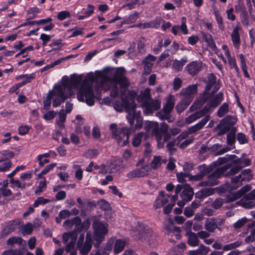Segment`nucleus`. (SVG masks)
Masks as SVG:
<instances>
[{
  "mask_svg": "<svg viewBox=\"0 0 255 255\" xmlns=\"http://www.w3.org/2000/svg\"><path fill=\"white\" fill-rule=\"evenodd\" d=\"M186 18L184 16L181 18V24L179 26V30H181L183 34H187L188 33V29L186 25Z\"/></svg>",
  "mask_w": 255,
  "mask_h": 255,
  "instance_id": "obj_51",
  "label": "nucleus"
},
{
  "mask_svg": "<svg viewBox=\"0 0 255 255\" xmlns=\"http://www.w3.org/2000/svg\"><path fill=\"white\" fill-rule=\"evenodd\" d=\"M210 251L209 247L201 245L197 250L189 251L188 255H207Z\"/></svg>",
  "mask_w": 255,
  "mask_h": 255,
  "instance_id": "obj_26",
  "label": "nucleus"
},
{
  "mask_svg": "<svg viewBox=\"0 0 255 255\" xmlns=\"http://www.w3.org/2000/svg\"><path fill=\"white\" fill-rule=\"evenodd\" d=\"M203 38L207 42L208 45L217 54L218 48L216 45L212 35L209 33H203L202 34Z\"/></svg>",
  "mask_w": 255,
  "mask_h": 255,
  "instance_id": "obj_30",
  "label": "nucleus"
},
{
  "mask_svg": "<svg viewBox=\"0 0 255 255\" xmlns=\"http://www.w3.org/2000/svg\"><path fill=\"white\" fill-rule=\"evenodd\" d=\"M186 236L187 237V242L189 245L193 247L199 246L200 240L197 234L191 231H188L186 233Z\"/></svg>",
  "mask_w": 255,
  "mask_h": 255,
  "instance_id": "obj_22",
  "label": "nucleus"
},
{
  "mask_svg": "<svg viewBox=\"0 0 255 255\" xmlns=\"http://www.w3.org/2000/svg\"><path fill=\"white\" fill-rule=\"evenodd\" d=\"M219 87L216 85L214 88L213 91L212 93L210 91L207 92V98L206 100L203 98V93L200 96L199 99L195 101L193 105L190 107L189 111L193 112L199 109L202 105L207 102L206 106L204 107L203 110L207 115H210L212 112L221 103L224 99V95L222 92H219L215 96L212 95L216 92Z\"/></svg>",
  "mask_w": 255,
  "mask_h": 255,
  "instance_id": "obj_3",
  "label": "nucleus"
},
{
  "mask_svg": "<svg viewBox=\"0 0 255 255\" xmlns=\"http://www.w3.org/2000/svg\"><path fill=\"white\" fill-rule=\"evenodd\" d=\"M67 81H68V85L66 88V91H70L71 88H77L81 85L77 94L78 100L81 102H85L89 106L94 105L96 97L93 93V81L92 80L87 79L82 81L81 76L73 75L71 77L70 80L67 77L62 85Z\"/></svg>",
  "mask_w": 255,
  "mask_h": 255,
  "instance_id": "obj_1",
  "label": "nucleus"
},
{
  "mask_svg": "<svg viewBox=\"0 0 255 255\" xmlns=\"http://www.w3.org/2000/svg\"><path fill=\"white\" fill-rule=\"evenodd\" d=\"M156 60V57L153 55L149 54L143 61L144 64V73L147 75L152 71V66L154 62Z\"/></svg>",
  "mask_w": 255,
  "mask_h": 255,
  "instance_id": "obj_20",
  "label": "nucleus"
},
{
  "mask_svg": "<svg viewBox=\"0 0 255 255\" xmlns=\"http://www.w3.org/2000/svg\"><path fill=\"white\" fill-rule=\"evenodd\" d=\"M73 225H75V228L73 232L76 234L78 232H80V226L81 225V219L79 217H75L72 219Z\"/></svg>",
  "mask_w": 255,
  "mask_h": 255,
  "instance_id": "obj_52",
  "label": "nucleus"
},
{
  "mask_svg": "<svg viewBox=\"0 0 255 255\" xmlns=\"http://www.w3.org/2000/svg\"><path fill=\"white\" fill-rule=\"evenodd\" d=\"M204 116V118H203L200 122L189 128L188 131L189 133H194L202 129L210 120V116L209 115H207L203 109H202V110L191 114L185 119L186 123L190 124Z\"/></svg>",
  "mask_w": 255,
  "mask_h": 255,
  "instance_id": "obj_6",
  "label": "nucleus"
},
{
  "mask_svg": "<svg viewBox=\"0 0 255 255\" xmlns=\"http://www.w3.org/2000/svg\"><path fill=\"white\" fill-rule=\"evenodd\" d=\"M203 68V63L200 61H194L189 63L186 67L188 73L195 76L201 71Z\"/></svg>",
  "mask_w": 255,
  "mask_h": 255,
  "instance_id": "obj_17",
  "label": "nucleus"
},
{
  "mask_svg": "<svg viewBox=\"0 0 255 255\" xmlns=\"http://www.w3.org/2000/svg\"><path fill=\"white\" fill-rule=\"evenodd\" d=\"M216 79L217 77L214 74L211 73L208 75L207 85L203 92V98L204 99L206 100L208 97L207 92L210 91L212 87L214 85H216Z\"/></svg>",
  "mask_w": 255,
  "mask_h": 255,
  "instance_id": "obj_23",
  "label": "nucleus"
},
{
  "mask_svg": "<svg viewBox=\"0 0 255 255\" xmlns=\"http://www.w3.org/2000/svg\"><path fill=\"white\" fill-rule=\"evenodd\" d=\"M187 62L186 57L182 58L180 61L175 60L173 63V68L177 72L182 70L184 64Z\"/></svg>",
  "mask_w": 255,
  "mask_h": 255,
  "instance_id": "obj_35",
  "label": "nucleus"
},
{
  "mask_svg": "<svg viewBox=\"0 0 255 255\" xmlns=\"http://www.w3.org/2000/svg\"><path fill=\"white\" fill-rule=\"evenodd\" d=\"M109 173H116L123 167V161L119 157H113L107 162Z\"/></svg>",
  "mask_w": 255,
  "mask_h": 255,
  "instance_id": "obj_11",
  "label": "nucleus"
},
{
  "mask_svg": "<svg viewBox=\"0 0 255 255\" xmlns=\"http://www.w3.org/2000/svg\"><path fill=\"white\" fill-rule=\"evenodd\" d=\"M215 128L219 130L217 133L218 135L224 134L229 129L228 126H223L221 123L218 125Z\"/></svg>",
  "mask_w": 255,
  "mask_h": 255,
  "instance_id": "obj_57",
  "label": "nucleus"
},
{
  "mask_svg": "<svg viewBox=\"0 0 255 255\" xmlns=\"http://www.w3.org/2000/svg\"><path fill=\"white\" fill-rule=\"evenodd\" d=\"M170 197V195L168 194L165 195L163 191H160L154 203L153 206L154 208L157 209L165 205L168 202V198Z\"/></svg>",
  "mask_w": 255,
  "mask_h": 255,
  "instance_id": "obj_21",
  "label": "nucleus"
},
{
  "mask_svg": "<svg viewBox=\"0 0 255 255\" xmlns=\"http://www.w3.org/2000/svg\"><path fill=\"white\" fill-rule=\"evenodd\" d=\"M109 128L112 136L118 142L128 143L130 134L129 129L125 127H118L116 124L113 123L110 125Z\"/></svg>",
  "mask_w": 255,
  "mask_h": 255,
  "instance_id": "obj_8",
  "label": "nucleus"
},
{
  "mask_svg": "<svg viewBox=\"0 0 255 255\" xmlns=\"http://www.w3.org/2000/svg\"><path fill=\"white\" fill-rule=\"evenodd\" d=\"M93 244L92 235L90 233H87L86 237V241L84 245L78 246L80 250V253L82 255H87L91 251Z\"/></svg>",
  "mask_w": 255,
  "mask_h": 255,
  "instance_id": "obj_16",
  "label": "nucleus"
},
{
  "mask_svg": "<svg viewBox=\"0 0 255 255\" xmlns=\"http://www.w3.org/2000/svg\"><path fill=\"white\" fill-rule=\"evenodd\" d=\"M137 99L138 102H142V105L145 106L151 101L150 90L149 88L145 89L140 93Z\"/></svg>",
  "mask_w": 255,
  "mask_h": 255,
  "instance_id": "obj_24",
  "label": "nucleus"
},
{
  "mask_svg": "<svg viewBox=\"0 0 255 255\" xmlns=\"http://www.w3.org/2000/svg\"><path fill=\"white\" fill-rule=\"evenodd\" d=\"M68 85V82L67 81L63 85H55L53 90L49 92L46 99L43 102L44 107L46 110L50 106L51 98H53V106L57 107L68 98L66 92V88Z\"/></svg>",
  "mask_w": 255,
  "mask_h": 255,
  "instance_id": "obj_5",
  "label": "nucleus"
},
{
  "mask_svg": "<svg viewBox=\"0 0 255 255\" xmlns=\"http://www.w3.org/2000/svg\"><path fill=\"white\" fill-rule=\"evenodd\" d=\"M191 103L190 102L182 98V100L176 105L175 108L178 113H181L184 111Z\"/></svg>",
  "mask_w": 255,
  "mask_h": 255,
  "instance_id": "obj_34",
  "label": "nucleus"
},
{
  "mask_svg": "<svg viewBox=\"0 0 255 255\" xmlns=\"http://www.w3.org/2000/svg\"><path fill=\"white\" fill-rule=\"evenodd\" d=\"M145 39L143 37H140L137 41V48L140 52H144L145 51L144 47Z\"/></svg>",
  "mask_w": 255,
  "mask_h": 255,
  "instance_id": "obj_50",
  "label": "nucleus"
},
{
  "mask_svg": "<svg viewBox=\"0 0 255 255\" xmlns=\"http://www.w3.org/2000/svg\"><path fill=\"white\" fill-rule=\"evenodd\" d=\"M134 93L129 92L125 99L122 98V105L125 108L128 115L127 118L131 126L134 124V120L136 119V124L135 128H140L142 126V120L140 117V112L135 110L136 104L134 103Z\"/></svg>",
  "mask_w": 255,
  "mask_h": 255,
  "instance_id": "obj_4",
  "label": "nucleus"
},
{
  "mask_svg": "<svg viewBox=\"0 0 255 255\" xmlns=\"http://www.w3.org/2000/svg\"><path fill=\"white\" fill-rule=\"evenodd\" d=\"M243 182L244 181L242 180V177L240 175L235 177H232L231 183L224 188L223 191L236 189L243 185Z\"/></svg>",
  "mask_w": 255,
  "mask_h": 255,
  "instance_id": "obj_19",
  "label": "nucleus"
},
{
  "mask_svg": "<svg viewBox=\"0 0 255 255\" xmlns=\"http://www.w3.org/2000/svg\"><path fill=\"white\" fill-rule=\"evenodd\" d=\"M225 221L221 219L211 218L206 220L205 229L209 232L213 233L216 229L221 230L220 226L224 225Z\"/></svg>",
  "mask_w": 255,
  "mask_h": 255,
  "instance_id": "obj_13",
  "label": "nucleus"
},
{
  "mask_svg": "<svg viewBox=\"0 0 255 255\" xmlns=\"http://www.w3.org/2000/svg\"><path fill=\"white\" fill-rule=\"evenodd\" d=\"M46 187V180L45 179L43 181H41L39 182L38 188L35 190V193L38 194L39 193L42 192Z\"/></svg>",
  "mask_w": 255,
  "mask_h": 255,
  "instance_id": "obj_64",
  "label": "nucleus"
},
{
  "mask_svg": "<svg viewBox=\"0 0 255 255\" xmlns=\"http://www.w3.org/2000/svg\"><path fill=\"white\" fill-rule=\"evenodd\" d=\"M77 235H74L73 237V239H72L70 242L66 245L65 248V250L67 253L70 252L72 250H73L75 247L76 241L77 240Z\"/></svg>",
  "mask_w": 255,
  "mask_h": 255,
  "instance_id": "obj_53",
  "label": "nucleus"
},
{
  "mask_svg": "<svg viewBox=\"0 0 255 255\" xmlns=\"http://www.w3.org/2000/svg\"><path fill=\"white\" fill-rule=\"evenodd\" d=\"M151 171V168L148 165H145L141 167L136 168L129 172L127 177L131 179L133 178H140L146 176Z\"/></svg>",
  "mask_w": 255,
  "mask_h": 255,
  "instance_id": "obj_10",
  "label": "nucleus"
},
{
  "mask_svg": "<svg viewBox=\"0 0 255 255\" xmlns=\"http://www.w3.org/2000/svg\"><path fill=\"white\" fill-rule=\"evenodd\" d=\"M126 243L121 240H117L115 244L114 253L118 254L121 252L124 249Z\"/></svg>",
  "mask_w": 255,
  "mask_h": 255,
  "instance_id": "obj_44",
  "label": "nucleus"
},
{
  "mask_svg": "<svg viewBox=\"0 0 255 255\" xmlns=\"http://www.w3.org/2000/svg\"><path fill=\"white\" fill-rule=\"evenodd\" d=\"M171 203L167 205V206L164 209V212L166 214L169 213L171 212L172 207L175 205V202L177 200V195H174L171 196Z\"/></svg>",
  "mask_w": 255,
  "mask_h": 255,
  "instance_id": "obj_45",
  "label": "nucleus"
},
{
  "mask_svg": "<svg viewBox=\"0 0 255 255\" xmlns=\"http://www.w3.org/2000/svg\"><path fill=\"white\" fill-rule=\"evenodd\" d=\"M251 190V186L250 185H246L242 187L238 192V194H240L239 196H236V195H231L229 198L230 199H228L229 201H233L236 200L238 198L241 196L242 195L245 194L246 192L249 191Z\"/></svg>",
  "mask_w": 255,
  "mask_h": 255,
  "instance_id": "obj_32",
  "label": "nucleus"
},
{
  "mask_svg": "<svg viewBox=\"0 0 255 255\" xmlns=\"http://www.w3.org/2000/svg\"><path fill=\"white\" fill-rule=\"evenodd\" d=\"M235 133V130H232V131L227 134V143H234L236 141Z\"/></svg>",
  "mask_w": 255,
  "mask_h": 255,
  "instance_id": "obj_59",
  "label": "nucleus"
},
{
  "mask_svg": "<svg viewBox=\"0 0 255 255\" xmlns=\"http://www.w3.org/2000/svg\"><path fill=\"white\" fill-rule=\"evenodd\" d=\"M24 240L20 237L13 236L10 237L6 241V244L8 246H12L14 244L21 245Z\"/></svg>",
  "mask_w": 255,
  "mask_h": 255,
  "instance_id": "obj_37",
  "label": "nucleus"
},
{
  "mask_svg": "<svg viewBox=\"0 0 255 255\" xmlns=\"http://www.w3.org/2000/svg\"><path fill=\"white\" fill-rule=\"evenodd\" d=\"M193 194L194 193L192 188L189 185L184 186V189L180 194V197L182 200L177 202V205L180 207L184 206L186 202L192 199Z\"/></svg>",
  "mask_w": 255,
  "mask_h": 255,
  "instance_id": "obj_14",
  "label": "nucleus"
},
{
  "mask_svg": "<svg viewBox=\"0 0 255 255\" xmlns=\"http://www.w3.org/2000/svg\"><path fill=\"white\" fill-rule=\"evenodd\" d=\"M197 84H193L189 85L185 88H183L180 92V94L183 97V98L191 102L194 96L197 94Z\"/></svg>",
  "mask_w": 255,
  "mask_h": 255,
  "instance_id": "obj_12",
  "label": "nucleus"
},
{
  "mask_svg": "<svg viewBox=\"0 0 255 255\" xmlns=\"http://www.w3.org/2000/svg\"><path fill=\"white\" fill-rule=\"evenodd\" d=\"M57 16L59 20H63L67 18H70L71 17V14L69 11L64 10L59 12Z\"/></svg>",
  "mask_w": 255,
  "mask_h": 255,
  "instance_id": "obj_56",
  "label": "nucleus"
},
{
  "mask_svg": "<svg viewBox=\"0 0 255 255\" xmlns=\"http://www.w3.org/2000/svg\"><path fill=\"white\" fill-rule=\"evenodd\" d=\"M229 104L227 103H223L218 109L217 114L219 118L223 117L229 112Z\"/></svg>",
  "mask_w": 255,
  "mask_h": 255,
  "instance_id": "obj_43",
  "label": "nucleus"
},
{
  "mask_svg": "<svg viewBox=\"0 0 255 255\" xmlns=\"http://www.w3.org/2000/svg\"><path fill=\"white\" fill-rule=\"evenodd\" d=\"M20 224V221L19 219L11 220L6 222L2 232V237H6L11 233L14 232Z\"/></svg>",
  "mask_w": 255,
  "mask_h": 255,
  "instance_id": "obj_15",
  "label": "nucleus"
},
{
  "mask_svg": "<svg viewBox=\"0 0 255 255\" xmlns=\"http://www.w3.org/2000/svg\"><path fill=\"white\" fill-rule=\"evenodd\" d=\"M77 234L74 232L68 233H64L63 235L62 242L64 244H66L70 239H73V237Z\"/></svg>",
  "mask_w": 255,
  "mask_h": 255,
  "instance_id": "obj_62",
  "label": "nucleus"
},
{
  "mask_svg": "<svg viewBox=\"0 0 255 255\" xmlns=\"http://www.w3.org/2000/svg\"><path fill=\"white\" fill-rule=\"evenodd\" d=\"M161 102L158 100H153L151 99L149 103L144 106L149 113H152L154 111H157L160 109Z\"/></svg>",
  "mask_w": 255,
  "mask_h": 255,
  "instance_id": "obj_27",
  "label": "nucleus"
},
{
  "mask_svg": "<svg viewBox=\"0 0 255 255\" xmlns=\"http://www.w3.org/2000/svg\"><path fill=\"white\" fill-rule=\"evenodd\" d=\"M100 153L97 149H90L85 151L84 155L88 158H93L96 157Z\"/></svg>",
  "mask_w": 255,
  "mask_h": 255,
  "instance_id": "obj_48",
  "label": "nucleus"
},
{
  "mask_svg": "<svg viewBox=\"0 0 255 255\" xmlns=\"http://www.w3.org/2000/svg\"><path fill=\"white\" fill-rule=\"evenodd\" d=\"M214 14L216 17V19L218 24L219 28L222 30H223L224 29V26L222 16L219 14L218 11H215Z\"/></svg>",
  "mask_w": 255,
  "mask_h": 255,
  "instance_id": "obj_61",
  "label": "nucleus"
},
{
  "mask_svg": "<svg viewBox=\"0 0 255 255\" xmlns=\"http://www.w3.org/2000/svg\"><path fill=\"white\" fill-rule=\"evenodd\" d=\"M224 203V200L222 198H217L212 203V207L215 209L220 208Z\"/></svg>",
  "mask_w": 255,
  "mask_h": 255,
  "instance_id": "obj_58",
  "label": "nucleus"
},
{
  "mask_svg": "<svg viewBox=\"0 0 255 255\" xmlns=\"http://www.w3.org/2000/svg\"><path fill=\"white\" fill-rule=\"evenodd\" d=\"M232 163L236 165L232 168H230L229 170H228V173L226 174L227 176H233L238 173L242 169L240 168V166L243 165L241 161V158H238L237 159L233 160Z\"/></svg>",
  "mask_w": 255,
  "mask_h": 255,
  "instance_id": "obj_25",
  "label": "nucleus"
},
{
  "mask_svg": "<svg viewBox=\"0 0 255 255\" xmlns=\"http://www.w3.org/2000/svg\"><path fill=\"white\" fill-rule=\"evenodd\" d=\"M141 237L145 239L151 237L153 235V232L151 228L148 226L144 227L143 230L140 232Z\"/></svg>",
  "mask_w": 255,
  "mask_h": 255,
  "instance_id": "obj_46",
  "label": "nucleus"
},
{
  "mask_svg": "<svg viewBox=\"0 0 255 255\" xmlns=\"http://www.w3.org/2000/svg\"><path fill=\"white\" fill-rule=\"evenodd\" d=\"M125 70L124 68H118L114 76L109 78L105 76H100L97 77L96 82L100 84L98 86L105 91L111 90L110 95L115 98L118 96L119 89L118 84H120L121 88L128 87L129 83L125 75Z\"/></svg>",
  "mask_w": 255,
  "mask_h": 255,
  "instance_id": "obj_2",
  "label": "nucleus"
},
{
  "mask_svg": "<svg viewBox=\"0 0 255 255\" xmlns=\"http://www.w3.org/2000/svg\"><path fill=\"white\" fill-rule=\"evenodd\" d=\"M175 105V100L174 98L171 97L168 99L166 105L163 108V110L164 112L170 114L171 112L173 110Z\"/></svg>",
  "mask_w": 255,
  "mask_h": 255,
  "instance_id": "obj_41",
  "label": "nucleus"
},
{
  "mask_svg": "<svg viewBox=\"0 0 255 255\" xmlns=\"http://www.w3.org/2000/svg\"><path fill=\"white\" fill-rule=\"evenodd\" d=\"M12 163L10 161L6 160L0 165V171L4 172L8 170L11 166Z\"/></svg>",
  "mask_w": 255,
  "mask_h": 255,
  "instance_id": "obj_63",
  "label": "nucleus"
},
{
  "mask_svg": "<svg viewBox=\"0 0 255 255\" xmlns=\"http://www.w3.org/2000/svg\"><path fill=\"white\" fill-rule=\"evenodd\" d=\"M208 172L209 168L204 167L197 175L189 176V179L192 181H200L203 179L205 174Z\"/></svg>",
  "mask_w": 255,
  "mask_h": 255,
  "instance_id": "obj_33",
  "label": "nucleus"
},
{
  "mask_svg": "<svg viewBox=\"0 0 255 255\" xmlns=\"http://www.w3.org/2000/svg\"><path fill=\"white\" fill-rule=\"evenodd\" d=\"M137 17V13L136 12H135L134 13L129 15L128 18L125 20L122 23V24H129L130 23H133L136 20Z\"/></svg>",
  "mask_w": 255,
  "mask_h": 255,
  "instance_id": "obj_60",
  "label": "nucleus"
},
{
  "mask_svg": "<svg viewBox=\"0 0 255 255\" xmlns=\"http://www.w3.org/2000/svg\"><path fill=\"white\" fill-rule=\"evenodd\" d=\"M214 193V190L213 189L205 188L202 189L200 192H198L196 194V196L199 198H203L212 195Z\"/></svg>",
  "mask_w": 255,
  "mask_h": 255,
  "instance_id": "obj_36",
  "label": "nucleus"
},
{
  "mask_svg": "<svg viewBox=\"0 0 255 255\" xmlns=\"http://www.w3.org/2000/svg\"><path fill=\"white\" fill-rule=\"evenodd\" d=\"M59 119L57 120V123L60 128H64V123L65 122L66 118V113L64 110H60L58 113Z\"/></svg>",
  "mask_w": 255,
  "mask_h": 255,
  "instance_id": "obj_38",
  "label": "nucleus"
},
{
  "mask_svg": "<svg viewBox=\"0 0 255 255\" xmlns=\"http://www.w3.org/2000/svg\"><path fill=\"white\" fill-rule=\"evenodd\" d=\"M166 159L163 158L161 156H154L150 163V168L156 169L161 166V163H166Z\"/></svg>",
  "mask_w": 255,
  "mask_h": 255,
  "instance_id": "obj_29",
  "label": "nucleus"
},
{
  "mask_svg": "<svg viewBox=\"0 0 255 255\" xmlns=\"http://www.w3.org/2000/svg\"><path fill=\"white\" fill-rule=\"evenodd\" d=\"M251 172L252 170L250 169H246L243 170L239 175L242 177V180H243L244 182H249L253 177Z\"/></svg>",
  "mask_w": 255,
  "mask_h": 255,
  "instance_id": "obj_39",
  "label": "nucleus"
},
{
  "mask_svg": "<svg viewBox=\"0 0 255 255\" xmlns=\"http://www.w3.org/2000/svg\"><path fill=\"white\" fill-rule=\"evenodd\" d=\"M50 202V200L44 198L43 197H39L34 201L33 206L37 207L40 204H46Z\"/></svg>",
  "mask_w": 255,
  "mask_h": 255,
  "instance_id": "obj_55",
  "label": "nucleus"
},
{
  "mask_svg": "<svg viewBox=\"0 0 255 255\" xmlns=\"http://www.w3.org/2000/svg\"><path fill=\"white\" fill-rule=\"evenodd\" d=\"M92 226L94 230V238L96 241L94 246L98 248L104 241L105 235L108 233V230L107 225L97 220L94 222Z\"/></svg>",
  "mask_w": 255,
  "mask_h": 255,
  "instance_id": "obj_9",
  "label": "nucleus"
},
{
  "mask_svg": "<svg viewBox=\"0 0 255 255\" xmlns=\"http://www.w3.org/2000/svg\"><path fill=\"white\" fill-rule=\"evenodd\" d=\"M239 27L237 26L234 27L231 34L232 40L234 46L238 48L241 43L240 36L239 33Z\"/></svg>",
  "mask_w": 255,
  "mask_h": 255,
  "instance_id": "obj_28",
  "label": "nucleus"
},
{
  "mask_svg": "<svg viewBox=\"0 0 255 255\" xmlns=\"http://www.w3.org/2000/svg\"><path fill=\"white\" fill-rule=\"evenodd\" d=\"M157 116L161 120H167L169 123L172 121L171 119L170 114L167 113V112H164L163 110L161 111L158 112L157 113Z\"/></svg>",
  "mask_w": 255,
  "mask_h": 255,
  "instance_id": "obj_49",
  "label": "nucleus"
},
{
  "mask_svg": "<svg viewBox=\"0 0 255 255\" xmlns=\"http://www.w3.org/2000/svg\"><path fill=\"white\" fill-rule=\"evenodd\" d=\"M145 138V135L143 132H140L135 134L133 138L132 143H140L142 139Z\"/></svg>",
  "mask_w": 255,
  "mask_h": 255,
  "instance_id": "obj_54",
  "label": "nucleus"
},
{
  "mask_svg": "<svg viewBox=\"0 0 255 255\" xmlns=\"http://www.w3.org/2000/svg\"><path fill=\"white\" fill-rule=\"evenodd\" d=\"M241 18L242 23L244 25L247 26L249 23L248 13L245 7H241Z\"/></svg>",
  "mask_w": 255,
  "mask_h": 255,
  "instance_id": "obj_40",
  "label": "nucleus"
},
{
  "mask_svg": "<svg viewBox=\"0 0 255 255\" xmlns=\"http://www.w3.org/2000/svg\"><path fill=\"white\" fill-rule=\"evenodd\" d=\"M237 203L239 205L247 209H252L255 207V201L244 197H243L240 201L237 202Z\"/></svg>",
  "mask_w": 255,
  "mask_h": 255,
  "instance_id": "obj_31",
  "label": "nucleus"
},
{
  "mask_svg": "<svg viewBox=\"0 0 255 255\" xmlns=\"http://www.w3.org/2000/svg\"><path fill=\"white\" fill-rule=\"evenodd\" d=\"M33 230V226L30 223H27L21 226V232L23 236L30 235L32 233Z\"/></svg>",
  "mask_w": 255,
  "mask_h": 255,
  "instance_id": "obj_42",
  "label": "nucleus"
},
{
  "mask_svg": "<svg viewBox=\"0 0 255 255\" xmlns=\"http://www.w3.org/2000/svg\"><path fill=\"white\" fill-rule=\"evenodd\" d=\"M242 245V242L239 241L234 243L227 244L223 246V250L225 251H230L231 250L235 249L240 247Z\"/></svg>",
  "mask_w": 255,
  "mask_h": 255,
  "instance_id": "obj_47",
  "label": "nucleus"
},
{
  "mask_svg": "<svg viewBox=\"0 0 255 255\" xmlns=\"http://www.w3.org/2000/svg\"><path fill=\"white\" fill-rule=\"evenodd\" d=\"M144 128L146 130H152L153 132L155 134L157 141L159 143L162 138V135L158 130V124L157 122H148L145 123Z\"/></svg>",
  "mask_w": 255,
  "mask_h": 255,
  "instance_id": "obj_18",
  "label": "nucleus"
},
{
  "mask_svg": "<svg viewBox=\"0 0 255 255\" xmlns=\"http://www.w3.org/2000/svg\"><path fill=\"white\" fill-rule=\"evenodd\" d=\"M232 164H226L217 168L213 173L208 176L207 179L199 183L200 186H212L219 183V179L224 176L225 177H230L226 174L228 170L231 168Z\"/></svg>",
  "mask_w": 255,
  "mask_h": 255,
  "instance_id": "obj_7",
  "label": "nucleus"
}]
</instances>
